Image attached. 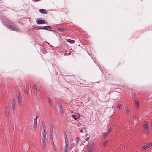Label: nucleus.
<instances>
[{"mask_svg":"<svg viewBox=\"0 0 152 152\" xmlns=\"http://www.w3.org/2000/svg\"><path fill=\"white\" fill-rule=\"evenodd\" d=\"M64 136L65 143V146L64 148V152L68 151L69 148L68 139L67 137V135L66 134H64Z\"/></svg>","mask_w":152,"mask_h":152,"instance_id":"obj_1","label":"nucleus"},{"mask_svg":"<svg viewBox=\"0 0 152 152\" xmlns=\"http://www.w3.org/2000/svg\"><path fill=\"white\" fill-rule=\"evenodd\" d=\"M145 124V123H144ZM144 128V132L147 135H148L149 133V128L148 125L146 124V122L143 125Z\"/></svg>","mask_w":152,"mask_h":152,"instance_id":"obj_2","label":"nucleus"},{"mask_svg":"<svg viewBox=\"0 0 152 152\" xmlns=\"http://www.w3.org/2000/svg\"><path fill=\"white\" fill-rule=\"evenodd\" d=\"M39 115H37L34 121L33 129L34 131L35 132L36 130V127L37 125V120L39 118Z\"/></svg>","mask_w":152,"mask_h":152,"instance_id":"obj_3","label":"nucleus"},{"mask_svg":"<svg viewBox=\"0 0 152 152\" xmlns=\"http://www.w3.org/2000/svg\"><path fill=\"white\" fill-rule=\"evenodd\" d=\"M46 141L47 138L43 137L41 145L42 146V148L43 149H45L46 148Z\"/></svg>","mask_w":152,"mask_h":152,"instance_id":"obj_4","label":"nucleus"},{"mask_svg":"<svg viewBox=\"0 0 152 152\" xmlns=\"http://www.w3.org/2000/svg\"><path fill=\"white\" fill-rule=\"evenodd\" d=\"M18 103L19 106L21 107L22 105L21 101V94L19 93L18 94Z\"/></svg>","mask_w":152,"mask_h":152,"instance_id":"obj_5","label":"nucleus"},{"mask_svg":"<svg viewBox=\"0 0 152 152\" xmlns=\"http://www.w3.org/2000/svg\"><path fill=\"white\" fill-rule=\"evenodd\" d=\"M152 146V142H150L148 144H147L145 145L142 147L141 150L142 151H144L145 150H146L148 148H150Z\"/></svg>","mask_w":152,"mask_h":152,"instance_id":"obj_6","label":"nucleus"},{"mask_svg":"<svg viewBox=\"0 0 152 152\" xmlns=\"http://www.w3.org/2000/svg\"><path fill=\"white\" fill-rule=\"evenodd\" d=\"M7 27L12 31L16 32H18L19 31V30L15 26L8 25H7Z\"/></svg>","mask_w":152,"mask_h":152,"instance_id":"obj_7","label":"nucleus"},{"mask_svg":"<svg viewBox=\"0 0 152 152\" xmlns=\"http://www.w3.org/2000/svg\"><path fill=\"white\" fill-rule=\"evenodd\" d=\"M33 88L34 90V94L35 96H37L38 92L36 84H34Z\"/></svg>","mask_w":152,"mask_h":152,"instance_id":"obj_8","label":"nucleus"},{"mask_svg":"<svg viewBox=\"0 0 152 152\" xmlns=\"http://www.w3.org/2000/svg\"><path fill=\"white\" fill-rule=\"evenodd\" d=\"M5 115L6 116L9 117L10 115V108L8 107H6L5 108Z\"/></svg>","mask_w":152,"mask_h":152,"instance_id":"obj_9","label":"nucleus"},{"mask_svg":"<svg viewBox=\"0 0 152 152\" xmlns=\"http://www.w3.org/2000/svg\"><path fill=\"white\" fill-rule=\"evenodd\" d=\"M37 23L39 24H42L45 23L46 22L45 20L41 19L39 20H38V19L36 20Z\"/></svg>","mask_w":152,"mask_h":152,"instance_id":"obj_10","label":"nucleus"},{"mask_svg":"<svg viewBox=\"0 0 152 152\" xmlns=\"http://www.w3.org/2000/svg\"><path fill=\"white\" fill-rule=\"evenodd\" d=\"M12 106L13 109L14 110L15 108L16 102L14 99L12 100Z\"/></svg>","mask_w":152,"mask_h":152,"instance_id":"obj_11","label":"nucleus"},{"mask_svg":"<svg viewBox=\"0 0 152 152\" xmlns=\"http://www.w3.org/2000/svg\"><path fill=\"white\" fill-rule=\"evenodd\" d=\"M52 29V27L49 26H46L42 28V29H45L46 30H51Z\"/></svg>","mask_w":152,"mask_h":152,"instance_id":"obj_12","label":"nucleus"},{"mask_svg":"<svg viewBox=\"0 0 152 152\" xmlns=\"http://www.w3.org/2000/svg\"><path fill=\"white\" fill-rule=\"evenodd\" d=\"M94 149L93 145H89L88 148V152H92Z\"/></svg>","mask_w":152,"mask_h":152,"instance_id":"obj_13","label":"nucleus"},{"mask_svg":"<svg viewBox=\"0 0 152 152\" xmlns=\"http://www.w3.org/2000/svg\"><path fill=\"white\" fill-rule=\"evenodd\" d=\"M59 108L60 109L59 111L62 114L64 113V111L63 108L62 107V105L60 104L58 105Z\"/></svg>","mask_w":152,"mask_h":152,"instance_id":"obj_14","label":"nucleus"},{"mask_svg":"<svg viewBox=\"0 0 152 152\" xmlns=\"http://www.w3.org/2000/svg\"><path fill=\"white\" fill-rule=\"evenodd\" d=\"M51 137H52V139L53 140V146L54 147V150L56 152H57V151H58L57 148L55 145V144H54V142H53V138H52L53 131H52V132L51 133Z\"/></svg>","mask_w":152,"mask_h":152,"instance_id":"obj_15","label":"nucleus"},{"mask_svg":"<svg viewBox=\"0 0 152 152\" xmlns=\"http://www.w3.org/2000/svg\"><path fill=\"white\" fill-rule=\"evenodd\" d=\"M58 30L61 32H67V29L66 28H58Z\"/></svg>","mask_w":152,"mask_h":152,"instance_id":"obj_16","label":"nucleus"},{"mask_svg":"<svg viewBox=\"0 0 152 152\" xmlns=\"http://www.w3.org/2000/svg\"><path fill=\"white\" fill-rule=\"evenodd\" d=\"M109 140H107L104 142H103L102 144L104 146V147H105L107 145L108 143L109 142Z\"/></svg>","mask_w":152,"mask_h":152,"instance_id":"obj_17","label":"nucleus"},{"mask_svg":"<svg viewBox=\"0 0 152 152\" xmlns=\"http://www.w3.org/2000/svg\"><path fill=\"white\" fill-rule=\"evenodd\" d=\"M48 103L50 106L51 105L53 104L52 102L50 97H49L48 99Z\"/></svg>","mask_w":152,"mask_h":152,"instance_id":"obj_18","label":"nucleus"},{"mask_svg":"<svg viewBox=\"0 0 152 152\" xmlns=\"http://www.w3.org/2000/svg\"><path fill=\"white\" fill-rule=\"evenodd\" d=\"M40 12L44 14H46L47 13V11L44 9H41L40 10Z\"/></svg>","mask_w":152,"mask_h":152,"instance_id":"obj_19","label":"nucleus"},{"mask_svg":"<svg viewBox=\"0 0 152 152\" xmlns=\"http://www.w3.org/2000/svg\"><path fill=\"white\" fill-rule=\"evenodd\" d=\"M80 139V138L78 137H77L75 138L74 139L76 145L77 144Z\"/></svg>","mask_w":152,"mask_h":152,"instance_id":"obj_20","label":"nucleus"},{"mask_svg":"<svg viewBox=\"0 0 152 152\" xmlns=\"http://www.w3.org/2000/svg\"><path fill=\"white\" fill-rule=\"evenodd\" d=\"M42 127L43 130H46V127L45 123L44 121L42 122Z\"/></svg>","mask_w":152,"mask_h":152,"instance_id":"obj_21","label":"nucleus"},{"mask_svg":"<svg viewBox=\"0 0 152 152\" xmlns=\"http://www.w3.org/2000/svg\"><path fill=\"white\" fill-rule=\"evenodd\" d=\"M135 101V105L136 106V108H139V102L137 101L136 100H134Z\"/></svg>","mask_w":152,"mask_h":152,"instance_id":"obj_22","label":"nucleus"},{"mask_svg":"<svg viewBox=\"0 0 152 152\" xmlns=\"http://www.w3.org/2000/svg\"><path fill=\"white\" fill-rule=\"evenodd\" d=\"M46 130H43V132H42L43 137L46 138Z\"/></svg>","mask_w":152,"mask_h":152,"instance_id":"obj_23","label":"nucleus"},{"mask_svg":"<svg viewBox=\"0 0 152 152\" xmlns=\"http://www.w3.org/2000/svg\"><path fill=\"white\" fill-rule=\"evenodd\" d=\"M68 42L71 44H73L75 43V41L73 40H71L70 39H68L67 40Z\"/></svg>","mask_w":152,"mask_h":152,"instance_id":"obj_24","label":"nucleus"},{"mask_svg":"<svg viewBox=\"0 0 152 152\" xmlns=\"http://www.w3.org/2000/svg\"><path fill=\"white\" fill-rule=\"evenodd\" d=\"M108 134V133H106V132H104L102 136L103 137H107V136Z\"/></svg>","mask_w":152,"mask_h":152,"instance_id":"obj_25","label":"nucleus"},{"mask_svg":"<svg viewBox=\"0 0 152 152\" xmlns=\"http://www.w3.org/2000/svg\"><path fill=\"white\" fill-rule=\"evenodd\" d=\"M34 28H36L35 29L36 30H38L40 29H42V27L40 26H36Z\"/></svg>","mask_w":152,"mask_h":152,"instance_id":"obj_26","label":"nucleus"},{"mask_svg":"<svg viewBox=\"0 0 152 152\" xmlns=\"http://www.w3.org/2000/svg\"><path fill=\"white\" fill-rule=\"evenodd\" d=\"M126 112L127 114H129V112H130V110L129 108H126Z\"/></svg>","mask_w":152,"mask_h":152,"instance_id":"obj_27","label":"nucleus"},{"mask_svg":"<svg viewBox=\"0 0 152 152\" xmlns=\"http://www.w3.org/2000/svg\"><path fill=\"white\" fill-rule=\"evenodd\" d=\"M65 54L67 55L71 54L70 52L69 51H66L65 52Z\"/></svg>","mask_w":152,"mask_h":152,"instance_id":"obj_28","label":"nucleus"},{"mask_svg":"<svg viewBox=\"0 0 152 152\" xmlns=\"http://www.w3.org/2000/svg\"><path fill=\"white\" fill-rule=\"evenodd\" d=\"M117 107L119 109H121L122 107V106L121 105V104H118L117 106Z\"/></svg>","mask_w":152,"mask_h":152,"instance_id":"obj_29","label":"nucleus"},{"mask_svg":"<svg viewBox=\"0 0 152 152\" xmlns=\"http://www.w3.org/2000/svg\"><path fill=\"white\" fill-rule=\"evenodd\" d=\"M24 92L26 94H27L28 93V91H27V88H25L24 89Z\"/></svg>","mask_w":152,"mask_h":152,"instance_id":"obj_30","label":"nucleus"},{"mask_svg":"<svg viewBox=\"0 0 152 152\" xmlns=\"http://www.w3.org/2000/svg\"><path fill=\"white\" fill-rule=\"evenodd\" d=\"M72 117L74 119H75V120L77 119L76 116L75 115H73L72 116Z\"/></svg>","mask_w":152,"mask_h":152,"instance_id":"obj_31","label":"nucleus"},{"mask_svg":"<svg viewBox=\"0 0 152 152\" xmlns=\"http://www.w3.org/2000/svg\"><path fill=\"white\" fill-rule=\"evenodd\" d=\"M112 130V128H111V127H110V129L108 130V133L109 134L110 132H111Z\"/></svg>","mask_w":152,"mask_h":152,"instance_id":"obj_32","label":"nucleus"},{"mask_svg":"<svg viewBox=\"0 0 152 152\" xmlns=\"http://www.w3.org/2000/svg\"><path fill=\"white\" fill-rule=\"evenodd\" d=\"M83 129H80L79 131L80 132H81V133H83Z\"/></svg>","mask_w":152,"mask_h":152,"instance_id":"obj_33","label":"nucleus"},{"mask_svg":"<svg viewBox=\"0 0 152 152\" xmlns=\"http://www.w3.org/2000/svg\"><path fill=\"white\" fill-rule=\"evenodd\" d=\"M134 99H135V100H136V97H134Z\"/></svg>","mask_w":152,"mask_h":152,"instance_id":"obj_34","label":"nucleus"},{"mask_svg":"<svg viewBox=\"0 0 152 152\" xmlns=\"http://www.w3.org/2000/svg\"><path fill=\"white\" fill-rule=\"evenodd\" d=\"M64 152H69V151H65Z\"/></svg>","mask_w":152,"mask_h":152,"instance_id":"obj_35","label":"nucleus"},{"mask_svg":"<svg viewBox=\"0 0 152 152\" xmlns=\"http://www.w3.org/2000/svg\"><path fill=\"white\" fill-rule=\"evenodd\" d=\"M78 117V116H77V115L76 116V117Z\"/></svg>","mask_w":152,"mask_h":152,"instance_id":"obj_36","label":"nucleus"},{"mask_svg":"<svg viewBox=\"0 0 152 152\" xmlns=\"http://www.w3.org/2000/svg\"><path fill=\"white\" fill-rule=\"evenodd\" d=\"M88 140V139H87L86 140Z\"/></svg>","mask_w":152,"mask_h":152,"instance_id":"obj_37","label":"nucleus"},{"mask_svg":"<svg viewBox=\"0 0 152 152\" xmlns=\"http://www.w3.org/2000/svg\"><path fill=\"white\" fill-rule=\"evenodd\" d=\"M88 140V139H87L86 140Z\"/></svg>","mask_w":152,"mask_h":152,"instance_id":"obj_38","label":"nucleus"},{"mask_svg":"<svg viewBox=\"0 0 152 152\" xmlns=\"http://www.w3.org/2000/svg\"><path fill=\"white\" fill-rule=\"evenodd\" d=\"M88 140V139H87L86 140Z\"/></svg>","mask_w":152,"mask_h":152,"instance_id":"obj_39","label":"nucleus"}]
</instances>
